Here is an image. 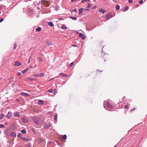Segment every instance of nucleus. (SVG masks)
<instances>
[{"label": "nucleus", "instance_id": "nucleus-1", "mask_svg": "<svg viewBox=\"0 0 147 147\" xmlns=\"http://www.w3.org/2000/svg\"><path fill=\"white\" fill-rule=\"evenodd\" d=\"M34 122L37 125H39L42 121L41 119L39 117H36L33 118Z\"/></svg>", "mask_w": 147, "mask_h": 147}, {"label": "nucleus", "instance_id": "nucleus-2", "mask_svg": "<svg viewBox=\"0 0 147 147\" xmlns=\"http://www.w3.org/2000/svg\"><path fill=\"white\" fill-rule=\"evenodd\" d=\"M41 3L46 6H48L50 3L49 0H42Z\"/></svg>", "mask_w": 147, "mask_h": 147}, {"label": "nucleus", "instance_id": "nucleus-3", "mask_svg": "<svg viewBox=\"0 0 147 147\" xmlns=\"http://www.w3.org/2000/svg\"><path fill=\"white\" fill-rule=\"evenodd\" d=\"M22 121L25 123H26L28 122V120L27 118L25 117H22L21 119Z\"/></svg>", "mask_w": 147, "mask_h": 147}, {"label": "nucleus", "instance_id": "nucleus-4", "mask_svg": "<svg viewBox=\"0 0 147 147\" xmlns=\"http://www.w3.org/2000/svg\"><path fill=\"white\" fill-rule=\"evenodd\" d=\"M112 17V15L111 13H109L106 16V18L107 20L109 19L110 18Z\"/></svg>", "mask_w": 147, "mask_h": 147}, {"label": "nucleus", "instance_id": "nucleus-5", "mask_svg": "<svg viewBox=\"0 0 147 147\" xmlns=\"http://www.w3.org/2000/svg\"><path fill=\"white\" fill-rule=\"evenodd\" d=\"M22 65V63L18 61H15L14 62V65L15 66H18Z\"/></svg>", "mask_w": 147, "mask_h": 147}, {"label": "nucleus", "instance_id": "nucleus-6", "mask_svg": "<svg viewBox=\"0 0 147 147\" xmlns=\"http://www.w3.org/2000/svg\"><path fill=\"white\" fill-rule=\"evenodd\" d=\"M14 116L16 117H18L20 116L19 113L18 112H15L14 113Z\"/></svg>", "mask_w": 147, "mask_h": 147}, {"label": "nucleus", "instance_id": "nucleus-7", "mask_svg": "<svg viewBox=\"0 0 147 147\" xmlns=\"http://www.w3.org/2000/svg\"><path fill=\"white\" fill-rule=\"evenodd\" d=\"M12 113L10 112H8L7 114L6 115V117L8 118H10L12 115Z\"/></svg>", "mask_w": 147, "mask_h": 147}, {"label": "nucleus", "instance_id": "nucleus-8", "mask_svg": "<svg viewBox=\"0 0 147 147\" xmlns=\"http://www.w3.org/2000/svg\"><path fill=\"white\" fill-rule=\"evenodd\" d=\"M46 44L48 46L52 45H53V44L51 42L49 41H46Z\"/></svg>", "mask_w": 147, "mask_h": 147}, {"label": "nucleus", "instance_id": "nucleus-9", "mask_svg": "<svg viewBox=\"0 0 147 147\" xmlns=\"http://www.w3.org/2000/svg\"><path fill=\"white\" fill-rule=\"evenodd\" d=\"M21 95L23 96H29L30 95L29 94L25 92H22L21 93Z\"/></svg>", "mask_w": 147, "mask_h": 147}, {"label": "nucleus", "instance_id": "nucleus-10", "mask_svg": "<svg viewBox=\"0 0 147 147\" xmlns=\"http://www.w3.org/2000/svg\"><path fill=\"white\" fill-rule=\"evenodd\" d=\"M51 125L49 123L45 124L44 125V127L45 128H47L49 127Z\"/></svg>", "mask_w": 147, "mask_h": 147}, {"label": "nucleus", "instance_id": "nucleus-11", "mask_svg": "<svg viewBox=\"0 0 147 147\" xmlns=\"http://www.w3.org/2000/svg\"><path fill=\"white\" fill-rule=\"evenodd\" d=\"M10 135L13 137H16V134L14 132H12L10 133Z\"/></svg>", "mask_w": 147, "mask_h": 147}, {"label": "nucleus", "instance_id": "nucleus-12", "mask_svg": "<svg viewBox=\"0 0 147 147\" xmlns=\"http://www.w3.org/2000/svg\"><path fill=\"white\" fill-rule=\"evenodd\" d=\"M27 80L28 81H36V79H34L31 78H28Z\"/></svg>", "mask_w": 147, "mask_h": 147}, {"label": "nucleus", "instance_id": "nucleus-13", "mask_svg": "<svg viewBox=\"0 0 147 147\" xmlns=\"http://www.w3.org/2000/svg\"><path fill=\"white\" fill-rule=\"evenodd\" d=\"M98 11L99 12H101L102 13H104L105 12V10L102 9H99Z\"/></svg>", "mask_w": 147, "mask_h": 147}, {"label": "nucleus", "instance_id": "nucleus-14", "mask_svg": "<svg viewBox=\"0 0 147 147\" xmlns=\"http://www.w3.org/2000/svg\"><path fill=\"white\" fill-rule=\"evenodd\" d=\"M48 24L49 26H54V25L53 24V23L51 22H49L48 23Z\"/></svg>", "mask_w": 147, "mask_h": 147}, {"label": "nucleus", "instance_id": "nucleus-15", "mask_svg": "<svg viewBox=\"0 0 147 147\" xmlns=\"http://www.w3.org/2000/svg\"><path fill=\"white\" fill-rule=\"evenodd\" d=\"M21 139L24 141H28L29 140L28 138H26L25 137H22Z\"/></svg>", "mask_w": 147, "mask_h": 147}, {"label": "nucleus", "instance_id": "nucleus-16", "mask_svg": "<svg viewBox=\"0 0 147 147\" xmlns=\"http://www.w3.org/2000/svg\"><path fill=\"white\" fill-rule=\"evenodd\" d=\"M83 8H81L79 9V14L80 15L82 14L83 11Z\"/></svg>", "mask_w": 147, "mask_h": 147}, {"label": "nucleus", "instance_id": "nucleus-17", "mask_svg": "<svg viewBox=\"0 0 147 147\" xmlns=\"http://www.w3.org/2000/svg\"><path fill=\"white\" fill-rule=\"evenodd\" d=\"M59 75L64 77H67V75L62 73L59 74Z\"/></svg>", "mask_w": 147, "mask_h": 147}, {"label": "nucleus", "instance_id": "nucleus-18", "mask_svg": "<svg viewBox=\"0 0 147 147\" xmlns=\"http://www.w3.org/2000/svg\"><path fill=\"white\" fill-rule=\"evenodd\" d=\"M28 68H27L26 69L22 71V72L23 74H24L27 72V71L28 70Z\"/></svg>", "mask_w": 147, "mask_h": 147}, {"label": "nucleus", "instance_id": "nucleus-19", "mask_svg": "<svg viewBox=\"0 0 147 147\" xmlns=\"http://www.w3.org/2000/svg\"><path fill=\"white\" fill-rule=\"evenodd\" d=\"M61 28L63 29H66L67 28L65 26V25H62L61 26Z\"/></svg>", "mask_w": 147, "mask_h": 147}, {"label": "nucleus", "instance_id": "nucleus-20", "mask_svg": "<svg viewBox=\"0 0 147 147\" xmlns=\"http://www.w3.org/2000/svg\"><path fill=\"white\" fill-rule=\"evenodd\" d=\"M57 114H56L55 115L54 119V120L56 121H57Z\"/></svg>", "mask_w": 147, "mask_h": 147}, {"label": "nucleus", "instance_id": "nucleus-21", "mask_svg": "<svg viewBox=\"0 0 147 147\" xmlns=\"http://www.w3.org/2000/svg\"><path fill=\"white\" fill-rule=\"evenodd\" d=\"M4 116V115L2 113H1L0 114V119H3V117Z\"/></svg>", "mask_w": 147, "mask_h": 147}, {"label": "nucleus", "instance_id": "nucleus-22", "mask_svg": "<svg viewBox=\"0 0 147 147\" xmlns=\"http://www.w3.org/2000/svg\"><path fill=\"white\" fill-rule=\"evenodd\" d=\"M43 103V102L42 100H39L38 102V104H42Z\"/></svg>", "mask_w": 147, "mask_h": 147}, {"label": "nucleus", "instance_id": "nucleus-23", "mask_svg": "<svg viewBox=\"0 0 147 147\" xmlns=\"http://www.w3.org/2000/svg\"><path fill=\"white\" fill-rule=\"evenodd\" d=\"M41 30V28L39 27H38L36 29V31L37 32L40 31Z\"/></svg>", "mask_w": 147, "mask_h": 147}, {"label": "nucleus", "instance_id": "nucleus-24", "mask_svg": "<svg viewBox=\"0 0 147 147\" xmlns=\"http://www.w3.org/2000/svg\"><path fill=\"white\" fill-rule=\"evenodd\" d=\"M21 132L23 134H25L26 132V130L25 129H22L21 130Z\"/></svg>", "mask_w": 147, "mask_h": 147}, {"label": "nucleus", "instance_id": "nucleus-25", "mask_svg": "<svg viewBox=\"0 0 147 147\" xmlns=\"http://www.w3.org/2000/svg\"><path fill=\"white\" fill-rule=\"evenodd\" d=\"M38 141H39L38 142L40 143L42 142L43 141V139H40L39 138L37 140Z\"/></svg>", "mask_w": 147, "mask_h": 147}, {"label": "nucleus", "instance_id": "nucleus-26", "mask_svg": "<svg viewBox=\"0 0 147 147\" xmlns=\"http://www.w3.org/2000/svg\"><path fill=\"white\" fill-rule=\"evenodd\" d=\"M120 7L118 5H117L116 7V9L117 10H118L119 9Z\"/></svg>", "mask_w": 147, "mask_h": 147}, {"label": "nucleus", "instance_id": "nucleus-27", "mask_svg": "<svg viewBox=\"0 0 147 147\" xmlns=\"http://www.w3.org/2000/svg\"><path fill=\"white\" fill-rule=\"evenodd\" d=\"M78 34H79V36L80 37H82L83 35L82 33H77Z\"/></svg>", "mask_w": 147, "mask_h": 147}, {"label": "nucleus", "instance_id": "nucleus-28", "mask_svg": "<svg viewBox=\"0 0 147 147\" xmlns=\"http://www.w3.org/2000/svg\"><path fill=\"white\" fill-rule=\"evenodd\" d=\"M39 77H43L44 76V74L43 73H41L39 74Z\"/></svg>", "mask_w": 147, "mask_h": 147}, {"label": "nucleus", "instance_id": "nucleus-29", "mask_svg": "<svg viewBox=\"0 0 147 147\" xmlns=\"http://www.w3.org/2000/svg\"><path fill=\"white\" fill-rule=\"evenodd\" d=\"M63 138L64 139H66L67 138V136L66 135H64L63 136Z\"/></svg>", "mask_w": 147, "mask_h": 147}, {"label": "nucleus", "instance_id": "nucleus-30", "mask_svg": "<svg viewBox=\"0 0 147 147\" xmlns=\"http://www.w3.org/2000/svg\"><path fill=\"white\" fill-rule=\"evenodd\" d=\"M70 18L74 20H76L77 19V18L76 17H71Z\"/></svg>", "mask_w": 147, "mask_h": 147}, {"label": "nucleus", "instance_id": "nucleus-31", "mask_svg": "<svg viewBox=\"0 0 147 147\" xmlns=\"http://www.w3.org/2000/svg\"><path fill=\"white\" fill-rule=\"evenodd\" d=\"M128 9H129V7H126L125 8H124L123 9V11H127V10H128Z\"/></svg>", "mask_w": 147, "mask_h": 147}, {"label": "nucleus", "instance_id": "nucleus-32", "mask_svg": "<svg viewBox=\"0 0 147 147\" xmlns=\"http://www.w3.org/2000/svg\"><path fill=\"white\" fill-rule=\"evenodd\" d=\"M34 76L35 77H39V74H34Z\"/></svg>", "mask_w": 147, "mask_h": 147}, {"label": "nucleus", "instance_id": "nucleus-33", "mask_svg": "<svg viewBox=\"0 0 147 147\" xmlns=\"http://www.w3.org/2000/svg\"><path fill=\"white\" fill-rule=\"evenodd\" d=\"M90 1V0H82L81 2L82 3H84L85 2H86V1Z\"/></svg>", "mask_w": 147, "mask_h": 147}, {"label": "nucleus", "instance_id": "nucleus-34", "mask_svg": "<svg viewBox=\"0 0 147 147\" xmlns=\"http://www.w3.org/2000/svg\"><path fill=\"white\" fill-rule=\"evenodd\" d=\"M4 127V125L3 124H0V128H3Z\"/></svg>", "mask_w": 147, "mask_h": 147}, {"label": "nucleus", "instance_id": "nucleus-35", "mask_svg": "<svg viewBox=\"0 0 147 147\" xmlns=\"http://www.w3.org/2000/svg\"><path fill=\"white\" fill-rule=\"evenodd\" d=\"M91 5L89 3H88V5L87 7L88 8H90V7H91Z\"/></svg>", "mask_w": 147, "mask_h": 147}, {"label": "nucleus", "instance_id": "nucleus-36", "mask_svg": "<svg viewBox=\"0 0 147 147\" xmlns=\"http://www.w3.org/2000/svg\"><path fill=\"white\" fill-rule=\"evenodd\" d=\"M73 64H74V63L73 62H72L69 65V67H71L73 65Z\"/></svg>", "mask_w": 147, "mask_h": 147}, {"label": "nucleus", "instance_id": "nucleus-37", "mask_svg": "<svg viewBox=\"0 0 147 147\" xmlns=\"http://www.w3.org/2000/svg\"><path fill=\"white\" fill-rule=\"evenodd\" d=\"M128 2L130 3H133V1L132 0H129Z\"/></svg>", "mask_w": 147, "mask_h": 147}, {"label": "nucleus", "instance_id": "nucleus-38", "mask_svg": "<svg viewBox=\"0 0 147 147\" xmlns=\"http://www.w3.org/2000/svg\"><path fill=\"white\" fill-rule=\"evenodd\" d=\"M48 91L49 92L51 93L52 92L53 90L52 89H50L48 90Z\"/></svg>", "mask_w": 147, "mask_h": 147}, {"label": "nucleus", "instance_id": "nucleus-39", "mask_svg": "<svg viewBox=\"0 0 147 147\" xmlns=\"http://www.w3.org/2000/svg\"><path fill=\"white\" fill-rule=\"evenodd\" d=\"M38 59L40 61H41V62L42 61V60L41 57H39Z\"/></svg>", "mask_w": 147, "mask_h": 147}, {"label": "nucleus", "instance_id": "nucleus-40", "mask_svg": "<svg viewBox=\"0 0 147 147\" xmlns=\"http://www.w3.org/2000/svg\"><path fill=\"white\" fill-rule=\"evenodd\" d=\"M143 1L142 0H141L139 1V3L140 4H141L142 3H143Z\"/></svg>", "mask_w": 147, "mask_h": 147}, {"label": "nucleus", "instance_id": "nucleus-41", "mask_svg": "<svg viewBox=\"0 0 147 147\" xmlns=\"http://www.w3.org/2000/svg\"><path fill=\"white\" fill-rule=\"evenodd\" d=\"M14 49H15L16 47V43H15L14 44Z\"/></svg>", "mask_w": 147, "mask_h": 147}, {"label": "nucleus", "instance_id": "nucleus-42", "mask_svg": "<svg viewBox=\"0 0 147 147\" xmlns=\"http://www.w3.org/2000/svg\"><path fill=\"white\" fill-rule=\"evenodd\" d=\"M3 20V19L2 18H1L0 20V23L2 22Z\"/></svg>", "mask_w": 147, "mask_h": 147}, {"label": "nucleus", "instance_id": "nucleus-43", "mask_svg": "<svg viewBox=\"0 0 147 147\" xmlns=\"http://www.w3.org/2000/svg\"><path fill=\"white\" fill-rule=\"evenodd\" d=\"M21 133H19L18 135V137H20L21 136Z\"/></svg>", "mask_w": 147, "mask_h": 147}, {"label": "nucleus", "instance_id": "nucleus-44", "mask_svg": "<svg viewBox=\"0 0 147 147\" xmlns=\"http://www.w3.org/2000/svg\"><path fill=\"white\" fill-rule=\"evenodd\" d=\"M21 73L19 72L18 73L17 75L18 76H20L21 75Z\"/></svg>", "mask_w": 147, "mask_h": 147}, {"label": "nucleus", "instance_id": "nucleus-45", "mask_svg": "<svg viewBox=\"0 0 147 147\" xmlns=\"http://www.w3.org/2000/svg\"><path fill=\"white\" fill-rule=\"evenodd\" d=\"M82 37V39H83H83H85V37H84V36H83Z\"/></svg>", "mask_w": 147, "mask_h": 147}, {"label": "nucleus", "instance_id": "nucleus-46", "mask_svg": "<svg viewBox=\"0 0 147 147\" xmlns=\"http://www.w3.org/2000/svg\"><path fill=\"white\" fill-rule=\"evenodd\" d=\"M72 11H76V9H75L74 10H72Z\"/></svg>", "mask_w": 147, "mask_h": 147}, {"label": "nucleus", "instance_id": "nucleus-47", "mask_svg": "<svg viewBox=\"0 0 147 147\" xmlns=\"http://www.w3.org/2000/svg\"><path fill=\"white\" fill-rule=\"evenodd\" d=\"M72 47H77V46H76V45H72Z\"/></svg>", "mask_w": 147, "mask_h": 147}, {"label": "nucleus", "instance_id": "nucleus-48", "mask_svg": "<svg viewBox=\"0 0 147 147\" xmlns=\"http://www.w3.org/2000/svg\"><path fill=\"white\" fill-rule=\"evenodd\" d=\"M30 57L29 60L28 61V63H29L30 62Z\"/></svg>", "mask_w": 147, "mask_h": 147}, {"label": "nucleus", "instance_id": "nucleus-49", "mask_svg": "<svg viewBox=\"0 0 147 147\" xmlns=\"http://www.w3.org/2000/svg\"><path fill=\"white\" fill-rule=\"evenodd\" d=\"M76 1V0H71V1L72 2H74V1Z\"/></svg>", "mask_w": 147, "mask_h": 147}, {"label": "nucleus", "instance_id": "nucleus-50", "mask_svg": "<svg viewBox=\"0 0 147 147\" xmlns=\"http://www.w3.org/2000/svg\"><path fill=\"white\" fill-rule=\"evenodd\" d=\"M59 20H63V18H60L59 19Z\"/></svg>", "mask_w": 147, "mask_h": 147}, {"label": "nucleus", "instance_id": "nucleus-51", "mask_svg": "<svg viewBox=\"0 0 147 147\" xmlns=\"http://www.w3.org/2000/svg\"><path fill=\"white\" fill-rule=\"evenodd\" d=\"M36 67V64L34 66V68Z\"/></svg>", "mask_w": 147, "mask_h": 147}, {"label": "nucleus", "instance_id": "nucleus-52", "mask_svg": "<svg viewBox=\"0 0 147 147\" xmlns=\"http://www.w3.org/2000/svg\"><path fill=\"white\" fill-rule=\"evenodd\" d=\"M107 106L108 107H110V106L109 105H107Z\"/></svg>", "mask_w": 147, "mask_h": 147}, {"label": "nucleus", "instance_id": "nucleus-53", "mask_svg": "<svg viewBox=\"0 0 147 147\" xmlns=\"http://www.w3.org/2000/svg\"><path fill=\"white\" fill-rule=\"evenodd\" d=\"M85 10H88V9H85Z\"/></svg>", "mask_w": 147, "mask_h": 147}, {"label": "nucleus", "instance_id": "nucleus-54", "mask_svg": "<svg viewBox=\"0 0 147 147\" xmlns=\"http://www.w3.org/2000/svg\"><path fill=\"white\" fill-rule=\"evenodd\" d=\"M1 6H0V9H1Z\"/></svg>", "mask_w": 147, "mask_h": 147}, {"label": "nucleus", "instance_id": "nucleus-55", "mask_svg": "<svg viewBox=\"0 0 147 147\" xmlns=\"http://www.w3.org/2000/svg\"><path fill=\"white\" fill-rule=\"evenodd\" d=\"M30 67L31 68H32V66H30Z\"/></svg>", "mask_w": 147, "mask_h": 147}, {"label": "nucleus", "instance_id": "nucleus-56", "mask_svg": "<svg viewBox=\"0 0 147 147\" xmlns=\"http://www.w3.org/2000/svg\"><path fill=\"white\" fill-rule=\"evenodd\" d=\"M56 89H54V91H56Z\"/></svg>", "mask_w": 147, "mask_h": 147}, {"label": "nucleus", "instance_id": "nucleus-57", "mask_svg": "<svg viewBox=\"0 0 147 147\" xmlns=\"http://www.w3.org/2000/svg\"><path fill=\"white\" fill-rule=\"evenodd\" d=\"M96 7H94V8H96Z\"/></svg>", "mask_w": 147, "mask_h": 147}, {"label": "nucleus", "instance_id": "nucleus-58", "mask_svg": "<svg viewBox=\"0 0 147 147\" xmlns=\"http://www.w3.org/2000/svg\"><path fill=\"white\" fill-rule=\"evenodd\" d=\"M96 7H94V8H96Z\"/></svg>", "mask_w": 147, "mask_h": 147}, {"label": "nucleus", "instance_id": "nucleus-59", "mask_svg": "<svg viewBox=\"0 0 147 147\" xmlns=\"http://www.w3.org/2000/svg\"><path fill=\"white\" fill-rule=\"evenodd\" d=\"M114 147H117L116 146H114Z\"/></svg>", "mask_w": 147, "mask_h": 147}, {"label": "nucleus", "instance_id": "nucleus-60", "mask_svg": "<svg viewBox=\"0 0 147 147\" xmlns=\"http://www.w3.org/2000/svg\"><path fill=\"white\" fill-rule=\"evenodd\" d=\"M1 12H0V14H1Z\"/></svg>", "mask_w": 147, "mask_h": 147}, {"label": "nucleus", "instance_id": "nucleus-61", "mask_svg": "<svg viewBox=\"0 0 147 147\" xmlns=\"http://www.w3.org/2000/svg\"><path fill=\"white\" fill-rule=\"evenodd\" d=\"M21 147V146H20V147Z\"/></svg>", "mask_w": 147, "mask_h": 147}]
</instances>
